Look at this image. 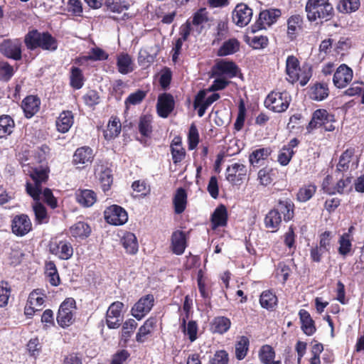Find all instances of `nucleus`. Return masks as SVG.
<instances>
[{"label": "nucleus", "instance_id": "nucleus-51", "mask_svg": "<svg viewBox=\"0 0 364 364\" xmlns=\"http://www.w3.org/2000/svg\"><path fill=\"white\" fill-rule=\"evenodd\" d=\"M139 131L141 135L148 136L151 131V118L150 116L144 115L140 117L139 122Z\"/></svg>", "mask_w": 364, "mask_h": 364}, {"label": "nucleus", "instance_id": "nucleus-29", "mask_svg": "<svg viewBox=\"0 0 364 364\" xmlns=\"http://www.w3.org/2000/svg\"><path fill=\"white\" fill-rule=\"evenodd\" d=\"M228 212L225 205H220L213 212L211 216L213 228L223 227L227 224Z\"/></svg>", "mask_w": 364, "mask_h": 364}, {"label": "nucleus", "instance_id": "nucleus-41", "mask_svg": "<svg viewBox=\"0 0 364 364\" xmlns=\"http://www.w3.org/2000/svg\"><path fill=\"white\" fill-rule=\"evenodd\" d=\"M70 234L75 237H87L91 232L90 226L84 222H78L70 228Z\"/></svg>", "mask_w": 364, "mask_h": 364}, {"label": "nucleus", "instance_id": "nucleus-3", "mask_svg": "<svg viewBox=\"0 0 364 364\" xmlns=\"http://www.w3.org/2000/svg\"><path fill=\"white\" fill-rule=\"evenodd\" d=\"M28 49L41 48L43 50L54 51L58 48L56 40L48 32L40 33L37 30L29 31L24 38Z\"/></svg>", "mask_w": 364, "mask_h": 364}, {"label": "nucleus", "instance_id": "nucleus-31", "mask_svg": "<svg viewBox=\"0 0 364 364\" xmlns=\"http://www.w3.org/2000/svg\"><path fill=\"white\" fill-rule=\"evenodd\" d=\"M117 66L118 71L123 75L134 70V63L131 56L127 53H122L117 56Z\"/></svg>", "mask_w": 364, "mask_h": 364}, {"label": "nucleus", "instance_id": "nucleus-43", "mask_svg": "<svg viewBox=\"0 0 364 364\" xmlns=\"http://www.w3.org/2000/svg\"><path fill=\"white\" fill-rule=\"evenodd\" d=\"M328 96V88L325 84H316L311 89V98L316 100H323Z\"/></svg>", "mask_w": 364, "mask_h": 364}, {"label": "nucleus", "instance_id": "nucleus-26", "mask_svg": "<svg viewBox=\"0 0 364 364\" xmlns=\"http://www.w3.org/2000/svg\"><path fill=\"white\" fill-rule=\"evenodd\" d=\"M299 316L304 333L308 336L314 334L316 331V327L310 314L305 309H301Z\"/></svg>", "mask_w": 364, "mask_h": 364}, {"label": "nucleus", "instance_id": "nucleus-16", "mask_svg": "<svg viewBox=\"0 0 364 364\" xmlns=\"http://www.w3.org/2000/svg\"><path fill=\"white\" fill-rule=\"evenodd\" d=\"M335 122L334 116L329 114L326 109H317L314 114L311 120L307 127L308 130H312L323 124Z\"/></svg>", "mask_w": 364, "mask_h": 364}, {"label": "nucleus", "instance_id": "nucleus-11", "mask_svg": "<svg viewBox=\"0 0 364 364\" xmlns=\"http://www.w3.org/2000/svg\"><path fill=\"white\" fill-rule=\"evenodd\" d=\"M124 304L120 301L113 302L107 311L106 322L109 328H118L122 321L121 311Z\"/></svg>", "mask_w": 364, "mask_h": 364}, {"label": "nucleus", "instance_id": "nucleus-10", "mask_svg": "<svg viewBox=\"0 0 364 364\" xmlns=\"http://www.w3.org/2000/svg\"><path fill=\"white\" fill-rule=\"evenodd\" d=\"M12 232L16 236L22 237L32 230V223L27 215H16L12 220Z\"/></svg>", "mask_w": 364, "mask_h": 364}, {"label": "nucleus", "instance_id": "nucleus-60", "mask_svg": "<svg viewBox=\"0 0 364 364\" xmlns=\"http://www.w3.org/2000/svg\"><path fill=\"white\" fill-rule=\"evenodd\" d=\"M311 75V68L308 65H304L298 73V81L301 86H304L308 83Z\"/></svg>", "mask_w": 364, "mask_h": 364}, {"label": "nucleus", "instance_id": "nucleus-15", "mask_svg": "<svg viewBox=\"0 0 364 364\" xmlns=\"http://www.w3.org/2000/svg\"><path fill=\"white\" fill-rule=\"evenodd\" d=\"M213 69L215 75L220 76L225 75L230 78L235 77L238 72V67L235 63L225 60L217 61Z\"/></svg>", "mask_w": 364, "mask_h": 364}, {"label": "nucleus", "instance_id": "nucleus-13", "mask_svg": "<svg viewBox=\"0 0 364 364\" xmlns=\"http://www.w3.org/2000/svg\"><path fill=\"white\" fill-rule=\"evenodd\" d=\"M353 79V70L345 64L341 65L334 73L333 81L338 88H343L349 84Z\"/></svg>", "mask_w": 364, "mask_h": 364}, {"label": "nucleus", "instance_id": "nucleus-54", "mask_svg": "<svg viewBox=\"0 0 364 364\" xmlns=\"http://www.w3.org/2000/svg\"><path fill=\"white\" fill-rule=\"evenodd\" d=\"M302 22V18L299 15L291 16L287 21V32L288 34L292 37L296 30L297 28L300 27L301 23Z\"/></svg>", "mask_w": 364, "mask_h": 364}, {"label": "nucleus", "instance_id": "nucleus-7", "mask_svg": "<svg viewBox=\"0 0 364 364\" xmlns=\"http://www.w3.org/2000/svg\"><path fill=\"white\" fill-rule=\"evenodd\" d=\"M106 221L114 225H122L127 223L128 215L122 207L113 205L108 207L104 212Z\"/></svg>", "mask_w": 364, "mask_h": 364}, {"label": "nucleus", "instance_id": "nucleus-19", "mask_svg": "<svg viewBox=\"0 0 364 364\" xmlns=\"http://www.w3.org/2000/svg\"><path fill=\"white\" fill-rule=\"evenodd\" d=\"M246 166L240 163L230 165L226 169V179L232 183L242 181L247 175Z\"/></svg>", "mask_w": 364, "mask_h": 364}, {"label": "nucleus", "instance_id": "nucleus-35", "mask_svg": "<svg viewBox=\"0 0 364 364\" xmlns=\"http://www.w3.org/2000/svg\"><path fill=\"white\" fill-rule=\"evenodd\" d=\"M121 132V123L117 117H111L107 127L104 130V136L107 140L117 137Z\"/></svg>", "mask_w": 364, "mask_h": 364}, {"label": "nucleus", "instance_id": "nucleus-59", "mask_svg": "<svg viewBox=\"0 0 364 364\" xmlns=\"http://www.w3.org/2000/svg\"><path fill=\"white\" fill-rule=\"evenodd\" d=\"M14 75V68L7 62H0V80L8 81Z\"/></svg>", "mask_w": 364, "mask_h": 364}, {"label": "nucleus", "instance_id": "nucleus-9", "mask_svg": "<svg viewBox=\"0 0 364 364\" xmlns=\"http://www.w3.org/2000/svg\"><path fill=\"white\" fill-rule=\"evenodd\" d=\"M154 298L152 294L141 297L132 307V314L138 320H141L147 314L154 306Z\"/></svg>", "mask_w": 364, "mask_h": 364}, {"label": "nucleus", "instance_id": "nucleus-62", "mask_svg": "<svg viewBox=\"0 0 364 364\" xmlns=\"http://www.w3.org/2000/svg\"><path fill=\"white\" fill-rule=\"evenodd\" d=\"M293 154L294 151L291 147L284 146L278 155V161L282 165L286 166L289 163Z\"/></svg>", "mask_w": 364, "mask_h": 364}, {"label": "nucleus", "instance_id": "nucleus-6", "mask_svg": "<svg viewBox=\"0 0 364 364\" xmlns=\"http://www.w3.org/2000/svg\"><path fill=\"white\" fill-rule=\"evenodd\" d=\"M280 16L281 11L279 9H272L261 11L256 23L252 26V32L270 26L277 21Z\"/></svg>", "mask_w": 364, "mask_h": 364}, {"label": "nucleus", "instance_id": "nucleus-58", "mask_svg": "<svg viewBox=\"0 0 364 364\" xmlns=\"http://www.w3.org/2000/svg\"><path fill=\"white\" fill-rule=\"evenodd\" d=\"M27 301L29 302L31 305L36 306L37 311H40L44 303V299L43 296L40 295L38 290H34L29 294Z\"/></svg>", "mask_w": 364, "mask_h": 364}, {"label": "nucleus", "instance_id": "nucleus-1", "mask_svg": "<svg viewBox=\"0 0 364 364\" xmlns=\"http://www.w3.org/2000/svg\"><path fill=\"white\" fill-rule=\"evenodd\" d=\"M29 172L30 181H27L26 185V193L35 200L33 209L38 223H47L48 215L45 206L39 200L41 193V183L46 182L48 179V171L43 168H32Z\"/></svg>", "mask_w": 364, "mask_h": 364}, {"label": "nucleus", "instance_id": "nucleus-49", "mask_svg": "<svg viewBox=\"0 0 364 364\" xmlns=\"http://www.w3.org/2000/svg\"><path fill=\"white\" fill-rule=\"evenodd\" d=\"M359 6V0H342L339 3L338 9L342 13H351L355 11Z\"/></svg>", "mask_w": 364, "mask_h": 364}, {"label": "nucleus", "instance_id": "nucleus-14", "mask_svg": "<svg viewBox=\"0 0 364 364\" xmlns=\"http://www.w3.org/2000/svg\"><path fill=\"white\" fill-rule=\"evenodd\" d=\"M331 177L327 176L323 183V188L328 194L343 193L351 188L352 177L346 176L345 178H341L333 188L328 187L329 180Z\"/></svg>", "mask_w": 364, "mask_h": 364}, {"label": "nucleus", "instance_id": "nucleus-56", "mask_svg": "<svg viewBox=\"0 0 364 364\" xmlns=\"http://www.w3.org/2000/svg\"><path fill=\"white\" fill-rule=\"evenodd\" d=\"M208 21V12L205 8H201L194 14L192 24L194 26H199Z\"/></svg>", "mask_w": 364, "mask_h": 364}, {"label": "nucleus", "instance_id": "nucleus-37", "mask_svg": "<svg viewBox=\"0 0 364 364\" xmlns=\"http://www.w3.org/2000/svg\"><path fill=\"white\" fill-rule=\"evenodd\" d=\"M186 203L187 194L186 191L182 188L177 189L173 198L175 212L177 214L182 213L186 209Z\"/></svg>", "mask_w": 364, "mask_h": 364}, {"label": "nucleus", "instance_id": "nucleus-57", "mask_svg": "<svg viewBox=\"0 0 364 364\" xmlns=\"http://www.w3.org/2000/svg\"><path fill=\"white\" fill-rule=\"evenodd\" d=\"M137 323L134 319L130 318L126 321L122 326V336L124 340L128 339L132 333L136 329Z\"/></svg>", "mask_w": 364, "mask_h": 364}, {"label": "nucleus", "instance_id": "nucleus-42", "mask_svg": "<svg viewBox=\"0 0 364 364\" xmlns=\"http://www.w3.org/2000/svg\"><path fill=\"white\" fill-rule=\"evenodd\" d=\"M259 302L263 308L272 309L277 304V298L272 291H264L260 296Z\"/></svg>", "mask_w": 364, "mask_h": 364}, {"label": "nucleus", "instance_id": "nucleus-22", "mask_svg": "<svg viewBox=\"0 0 364 364\" xmlns=\"http://www.w3.org/2000/svg\"><path fill=\"white\" fill-rule=\"evenodd\" d=\"M41 101L36 96L30 95L26 97L21 104V108L23 110L25 116L27 118H31L39 110Z\"/></svg>", "mask_w": 364, "mask_h": 364}, {"label": "nucleus", "instance_id": "nucleus-5", "mask_svg": "<svg viewBox=\"0 0 364 364\" xmlns=\"http://www.w3.org/2000/svg\"><path fill=\"white\" fill-rule=\"evenodd\" d=\"M75 309V301L73 298H67L60 306L57 321L63 327L70 326L73 321V311Z\"/></svg>", "mask_w": 364, "mask_h": 364}, {"label": "nucleus", "instance_id": "nucleus-52", "mask_svg": "<svg viewBox=\"0 0 364 364\" xmlns=\"http://www.w3.org/2000/svg\"><path fill=\"white\" fill-rule=\"evenodd\" d=\"M104 5L107 11L116 14H121L129 8L128 5L122 4L120 1L115 0H105Z\"/></svg>", "mask_w": 364, "mask_h": 364}, {"label": "nucleus", "instance_id": "nucleus-46", "mask_svg": "<svg viewBox=\"0 0 364 364\" xmlns=\"http://www.w3.org/2000/svg\"><path fill=\"white\" fill-rule=\"evenodd\" d=\"M70 85L75 89H80L83 85V75L82 70L76 67L71 68Z\"/></svg>", "mask_w": 364, "mask_h": 364}, {"label": "nucleus", "instance_id": "nucleus-50", "mask_svg": "<svg viewBox=\"0 0 364 364\" xmlns=\"http://www.w3.org/2000/svg\"><path fill=\"white\" fill-rule=\"evenodd\" d=\"M206 92L205 90H200L196 96L193 106L196 109L198 107V114L200 117H203L205 112L206 109L208 107V106H206L205 103L203 102V100L205 98Z\"/></svg>", "mask_w": 364, "mask_h": 364}, {"label": "nucleus", "instance_id": "nucleus-34", "mask_svg": "<svg viewBox=\"0 0 364 364\" xmlns=\"http://www.w3.org/2000/svg\"><path fill=\"white\" fill-rule=\"evenodd\" d=\"M230 320L225 316H217L213 318L211 323V330L213 333L223 334L230 328Z\"/></svg>", "mask_w": 364, "mask_h": 364}, {"label": "nucleus", "instance_id": "nucleus-53", "mask_svg": "<svg viewBox=\"0 0 364 364\" xmlns=\"http://www.w3.org/2000/svg\"><path fill=\"white\" fill-rule=\"evenodd\" d=\"M350 235L348 233L342 235L339 239V248L338 252L343 256L348 255L351 250V242L350 240Z\"/></svg>", "mask_w": 364, "mask_h": 364}, {"label": "nucleus", "instance_id": "nucleus-38", "mask_svg": "<svg viewBox=\"0 0 364 364\" xmlns=\"http://www.w3.org/2000/svg\"><path fill=\"white\" fill-rule=\"evenodd\" d=\"M353 155V149H348L341 154L339 159V161L336 166V172L337 173H343L348 170L349 164L351 161Z\"/></svg>", "mask_w": 364, "mask_h": 364}, {"label": "nucleus", "instance_id": "nucleus-23", "mask_svg": "<svg viewBox=\"0 0 364 364\" xmlns=\"http://www.w3.org/2000/svg\"><path fill=\"white\" fill-rule=\"evenodd\" d=\"M301 68L299 60L294 55H289L286 60V73L287 80L291 83L298 81V73Z\"/></svg>", "mask_w": 364, "mask_h": 364}, {"label": "nucleus", "instance_id": "nucleus-25", "mask_svg": "<svg viewBox=\"0 0 364 364\" xmlns=\"http://www.w3.org/2000/svg\"><path fill=\"white\" fill-rule=\"evenodd\" d=\"M74 123V117L71 111H63L57 118L55 125L57 130L61 133L68 132Z\"/></svg>", "mask_w": 364, "mask_h": 364}, {"label": "nucleus", "instance_id": "nucleus-24", "mask_svg": "<svg viewBox=\"0 0 364 364\" xmlns=\"http://www.w3.org/2000/svg\"><path fill=\"white\" fill-rule=\"evenodd\" d=\"M275 210L283 215L284 220L288 222L291 220L294 215V204L289 199H279L274 207Z\"/></svg>", "mask_w": 364, "mask_h": 364}, {"label": "nucleus", "instance_id": "nucleus-55", "mask_svg": "<svg viewBox=\"0 0 364 364\" xmlns=\"http://www.w3.org/2000/svg\"><path fill=\"white\" fill-rule=\"evenodd\" d=\"M273 348L268 345L263 346L259 351V358L264 364H269L274 358Z\"/></svg>", "mask_w": 364, "mask_h": 364}, {"label": "nucleus", "instance_id": "nucleus-45", "mask_svg": "<svg viewBox=\"0 0 364 364\" xmlns=\"http://www.w3.org/2000/svg\"><path fill=\"white\" fill-rule=\"evenodd\" d=\"M270 154L269 149L262 148L254 151L249 156V161L253 166L257 165L262 160L268 157Z\"/></svg>", "mask_w": 364, "mask_h": 364}, {"label": "nucleus", "instance_id": "nucleus-8", "mask_svg": "<svg viewBox=\"0 0 364 364\" xmlns=\"http://www.w3.org/2000/svg\"><path fill=\"white\" fill-rule=\"evenodd\" d=\"M0 52L6 57L16 60L21 59V42L19 39L4 40L0 44Z\"/></svg>", "mask_w": 364, "mask_h": 364}, {"label": "nucleus", "instance_id": "nucleus-48", "mask_svg": "<svg viewBox=\"0 0 364 364\" xmlns=\"http://www.w3.org/2000/svg\"><path fill=\"white\" fill-rule=\"evenodd\" d=\"M316 187L314 185H309L299 189L297 193V200L300 202H306L314 195Z\"/></svg>", "mask_w": 364, "mask_h": 364}, {"label": "nucleus", "instance_id": "nucleus-63", "mask_svg": "<svg viewBox=\"0 0 364 364\" xmlns=\"http://www.w3.org/2000/svg\"><path fill=\"white\" fill-rule=\"evenodd\" d=\"M42 346L37 338L31 339L27 344V349L31 355L38 356L41 350Z\"/></svg>", "mask_w": 364, "mask_h": 364}, {"label": "nucleus", "instance_id": "nucleus-21", "mask_svg": "<svg viewBox=\"0 0 364 364\" xmlns=\"http://www.w3.org/2000/svg\"><path fill=\"white\" fill-rule=\"evenodd\" d=\"M171 250L177 255H182L186 247V237L184 232L176 230L171 235Z\"/></svg>", "mask_w": 364, "mask_h": 364}, {"label": "nucleus", "instance_id": "nucleus-39", "mask_svg": "<svg viewBox=\"0 0 364 364\" xmlns=\"http://www.w3.org/2000/svg\"><path fill=\"white\" fill-rule=\"evenodd\" d=\"M15 123L9 115L0 117V138L10 135L14 130Z\"/></svg>", "mask_w": 364, "mask_h": 364}, {"label": "nucleus", "instance_id": "nucleus-12", "mask_svg": "<svg viewBox=\"0 0 364 364\" xmlns=\"http://www.w3.org/2000/svg\"><path fill=\"white\" fill-rule=\"evenodd\" d=\"M252 17V10L246 4H237L232 12V20L240 27L247 26Z\"/></svg>", "mask_w": 364, "mask_h": 364}, {"label": "nucleus", "instance_id": "nucleus-32", "mask_svg": "<svg viewBox=\"0 0 364 364\" xmlns=\"http://www.w3.org/2000/svg\"><path fill=\"white\" fill-rule=\"evenodd\" d=\"M121 242L127 253L134 255L137 252L139 245L134 233L125 232L121 239Z\"/></svg>", "mask_w": 364, "mask_h": 364}, {"label": "nucleus", "instance_id": "nucleus-4", "mask_svg": "<svg viewBox=\"0 0 364 364\" xmlns=\"http://www.w3.org/2000/svg\"><path fill=\"white\" fill-rule=\"evenodd\" d=\"M291 96L284 92H272L264 101L265 106L275 112H283L289 106Z\"/></svg>", "mask_w": 364, "mask_h": 364}, {"label": "nucleus", "instance_id": "nucleus-20", "mask_svg": "<svg viewBox=\"0 0 364 364\" xmlns=\"http://www.w3.org/2000/svg\"><path fill=\"white\" fill-rule=\"evenodd\" d=\"M50 251L52 254L57 255L61 259H68L73 254L72 245L65 241H60L59 243H51Z\"/></svg>", "mask_w": 364, "mask_h": 364}, {"label": "nucleus", "instance_id": "nucleus-36", "mask_svg": "<svg viewBox=\"0 0 364 364\" xmlns=\"http://www.w3.org/2000/svg\"><path fill=\"white\" fill-rule=\"evenodd\" d=\"M156 323V320L154 318H148L144 323L139 328L138 333L136 336V340L139 343H144L146 341L147 335L150 334Z\"/></svg>", "mask_w": 364, "mask_h": 364}, {"label": "nucleus", "instance_id": "nucleus-27", "mask_svg": "<svg viewBox=\"0 0 364 364\" xmlns=\"http://www.w3.org/2000/svg\"><path fill=\"white\" fill-rule=\"evenodd\" d=\"M240 43L236 38H230L223 42L218 50L217 55L220 57L232 55L240 50Z\"/></svg>", "mask_w": 364, "mask_h": 364}, {"label": "nucleus", "instance_id": "nucleus-28", "mask_svg": "<svg viewBox=\"0 0 364 364\" xmlns=\"http://www.w3.org/2000/svg\"><path fill=\"white\" fill-rule=\"evenodd\" d=\"M96 174L101 183L103 191L106 192L109 189L112 183V171L104 166H100L97 168Z\"/></svg>", "mask_w": 364, "mask_h": 364}, {"label": "nucleus", "instance_id": "nucleus-30", "mask_svg": "<svg viewBox=\"0 0 364 364\" xmlns=\"http://www.w3.org/2000/svg\"><path fill=\"white\" fill-rule=\"evenodd\" d=\"M77 201L85 207H90L97 199L96 193L92 190H79L75 193Z\"/></svg>", "mask_w": 364, "mask_h": 364}, {"label": "nucleus", "instance_id": "nucleus-47", "mask_svg": "<svg viewBox=\"0 0 364 364\" xmlns=\"http://www.w3.org/2000/svg\"><path fill=\"white\" fill-rule=\"evenodd\" d=\"M172 159L174 164L181 162L185 157L186 152L181 141H173L171 144Z\"/></svg>", "mask_w": 364, "mask_h": 364}, {"label": "nucleus", "instance_id": "nucleus-2", "mask_svg": "<svg viewBox=\"0 0 364 364\" xmlns=\"http://www.w3.org/2000/svg\"><path fill=\"white\" fill-rule=\"evenodd\" d=\"M305 11L311 22L318 19L328 21L333 16V7L329 0H307Z\"/></svg>", "mask_w": 364, "mask_h": 364}, {"label": "nucleus", "instance_id": "nucleus-40", "mask_svg": "<svg viewBox=\"0 0 364 364\" xmlns=\"http://www.w3.org/2000/svg\"><path fill=\"white\" fill-rule=\"evenodd\" d=\"M250 341L246 336L238 338L235 343V356L238 360H242L247 355L249 349Z\"/></svg>", "mask_w": 364, "mask_h": 364}, {"label": "nucleus", "instance_id": "nucleus-33", "mask_svg": "<svg viewBox=\"0 0 364 364\" xmlns=\"http://www.w3.org/2000/svg\"><path fill=\"white\" fill-rule=\"evenodd\" d=\"M282 221L280 213L277 212L274 208L269 210L264 218L265 227L272 229V232H275L279 229Z\"/></svg>", "mask_w": 364, "mask_h": 364}, {"label": "nucleus", "instance_id": "nucleus-64", "mask_svg": "<svg viewBox=\"0 0 364 364\" xmlns=\"http://www.w3.org/2000/svg\"><path fill=\"white\" fill-rule=\"evenodd\" d=\"M228 353L225 350L217 351L213 358L210 360V364H228Z\"/></svg>", "mask_w": 364, "mask_h": 364}, {"label": "nucleus", "instance_id": "nucleus-44", "mask_svg": "<svg viewBox=\"0 0 364 364\" xmlns=\"http://www.w3.org/2000/svg\"><path fill=\"white\" fill-rule=\"evenodd\" d=\"M186 318H183L181 326L183 328V332L186 335L188 336V338L191 342L194 341L197 338L198 326L196 321H190L187 326Z\"/></svg>", "mask_w": 364, "mask_h": 364}, {"label": "nucleus", "instance_id": "nucleus-17", "mask_svg": "<svg viewBox=\"0 0 364 364\" xmlns=\"http://www.w3.org/2000/svg\"><path fill=\"white\" fill-rule=\"evenodd\" d=\"M156 107L159 115L163 118L167 117L174 108L173 96L168 93L159 95Z\"/></svg>", "mask_w": 364, "mask_h": 364}, {"label": "nucleus", "instance_id": "nucleus-61", "mask_svg": "<svg viewBox=\"0 0 364 364\" xmlns=\"http://www.w3.org/2000/svg\"><path fill=\"white\" fill-rule=\"evenodd\" d=\"M199 142V135L196 127L192 124L188 132V149H194Z\"/></svg>", "mask_w": 364, "mask_h": 364}, {"label": "nucleus", "instance_id": "nucleus-18", "mask_svg": "<svg viewBox=\"0 0 364 364\" xmlns=\"http://www.w3.org/2000/svg\"><path fill=\"white\" fill-rule=\"evenodd\" d=\"M93 158L92 149L89 146H82L75 151L73 162L79 167H85L92 163Z\"/></svg>", "mask_w": 364, "mask_h": 364}]
</instances>
